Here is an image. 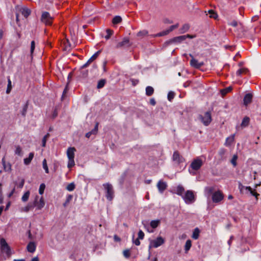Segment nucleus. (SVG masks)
<instances>
[{
    "mask_svg": "<svg viewBox=\"0 0 261 261\" xmlns=\"http://www.w3.org/2000/svg\"><path fill=\"white\" fill-rule=\"evenodd\" d=\"M214 191V188L213 187H207L204 189L205 194L207 197H210L212 195V201L214 203H219L224 198V195L222 192L218 190Z\"/></svg>",
    "mask_w": 261,
    "mask_h": 261,
    "instance_id": "nucleus-1",
    "label": "nucleus"
},
{
    "mask_svg": "<svg viewBox=\"0 0 261 261\" xmlns=\"http://www.w3.org/2000/svg\"><path fill=\"white\" fill-rule=\"evenodd\" d=\"M76 149L74 147H70L67 149V155L68 159L67 167L71 168L75 165L74 163V153Z\"/></svg>",
    "mask_w": 261,
    "mask_h": 261,
    "instance_id": "nucleus-2",
    "label": "nucleus"
},
{
    "mask_svg": "<svg viewBox=\"0 0 261 261\" xmlns=\"http://www.w3.org/2000/svg\"><path fill=\"white\" fill-rule=\"evenodd\" d=\"M239 189L241 193H245L246 194L249 193L251 195L255 197L256 200H258V196H259V194L256 193L255 190H253L250 187L244 186L242 184L240 183Z\"/></svg>",
    "mask_w": 261,
    "mask_h": 261,
    "instance_id": "nucleus-3",
    "label": "nucleus"
},
{
    "mask_svg": "<svg viewBox=\"0 0 261 261\" xmlns=\"http://www.w3.org/2000/svg\"><path fill=\"white\" fill-rule=\"evenodd\" d=\"M103 186L106 190V197L107 199L109 201H111L114 196V192L112 185L110 184L107 183L104 184Z\"/></svg>",
    "mask_w": 261,
    "mask_h": 261,
    "instance_id": "nucleus-4",
    "label": "nucleus"
},
{
    "mask_svg": "<svg viewBox=\"0 0 261 261\" xmlns=\"http://www.w3.org/2000/svg\"><path fill=\"white\" fill-rule=\"evenodd\" d=\"M182 198L185 203L188 204H191L195 201V195L191 190L187 191Z\"/></svg>",
    "mask_w": 261,
    "mask_h": 261,
    "instance_id": "nucleus-5",
    "label": "nucleus"
},
{
    "mask_svg": "<svg viewBox=\"0 0 261 261\" xmlns=\"http://www.w3.org/2000/svg\"><path fill=\"white\" fill-rule=\"evenodd\" d=\"M1 249L3 253H5L7 257L11 255V249L5 239L2 238L0 240Z\"/></svg>",
    "mask_w": 261,
    "mask_h": 261,
    "instance_id": "nucleus-6",
    "label": "nucleus"
},
{
    "mask_svg": "<svg viewBox=\"0 0 261 261\" xmlns=\"http://www.w3.org/2000/svg\"><path fill=\"white\" fill-rule=\"evenodd\" d=\"M198 119L205 126H208L212 121L211 113L210 112H206L203 115H199Z\"/></svg>",
    "mask_w": 261,
    "mask_h": 261,
    "instance_id": "nucleus-7",
    "label": "nucleus"
},
{
    "mask_svg": "<svg viewBox=\"0 0 261 261\" xmlns=\"http://www.w3.org/2000/svg\"><path fill=\"white\" fill-rule=\"evenodd\" d=\"M195 37V36H193L191 35H182V36H179L177 37H175L172 39H171L169 41V43H180L185 41L187 38H190L192 39Z\"/></svg>",
    "mask_w": 261,
    "mask_h": 261,
    "instance_id": "nucleus-8",
    "label": "nucleus"
},
{
    "mask_svg": "<svg viewBox=\"0 0 261 261\" xmlns=\"http://www.w3.org/2000/svg\"><path fill=\"white\" fill-rule=\"evenodd\" d=\"M54 18L47 12H44L41 15V21L46 25H51Z\"/></svg>",
    "mask_w": 261,
    "mask_h": 261,
    "instance_id": "nucleus-9",
    "label": "nucleus"
},
{
    "mask_svg": "<svg viewBox=\"0 0 261 261\" xmlns=\"http://www.w3.org/2000/svg\"><path fill=\"white\" fill-rule=\"evenodd\" d=\"M202 165V161L201 159L197 158L194 160L191 164L190 167L192 170L196 171L200 168Z\"/></svg>",
    "mask_w": 261,
    "mask_h": 261,
    "instance_id": "nucleus-10",
    "label": "nucleus"
},
{
    "mask_svg": "<svg viewBox=\"0 0 261 261\" xmlns=\"http://www.w3.org/2000/svg\"><path fill=\"white\" fill-rule=\"evenodd\" d=\"M164 243V240L161 237H159L155 240L150 242V247L157 248Z\"/></svg>",
    "mask_w": 261,
    "mask_h": 261,
    "instance_id": "nucleus-11",
    "label": "nucleus"
},
{
    "mask_svg": "<svg viewBox=\"0 0 261 261\" xmlns=\"http://www.w3.org/2000/svg\"><path fill=\"white\" fill-rule=\"evenodd\" d=\"M190 56L192 58L190 61V65L191 66L196 68H199L204 65L203 62H199L197 60L194 59L192 55L190 54Z\"/></svg>",
    "mask_w": 261,
    "mask_h": 261,
    "instance_id": "nucleus-12",
    "label": "nucleus"
},
{
    "mask_svg": "<svg viewBox=\"0 0 261 261\" xmlns=\"http://www.w3.org/2000/svg\"><path fill=\"white\" fill-rule=\"evenodd\" d=\"M38 196H37L35 197V199L34 200V203H35V206L36 207L37 210H41L42 208L44 205H45V202L43 198V197H41L39 201H38Z\"/></svg>",
    "mask_w": 261,
    "mask_h": 261,
    "instance_id": "nucleus-13",
    "label": "nucleus"
},
{
    "mask_svg": "<svg viewBox=\"0 0 261 261\" xmlns=\"http://www.w3.org/2000/svg\"><path fill=\"white\" fill-rule=\"evenodd\" d=\"M157 188L161 193H162L167 188V185L166 182L163 180H159L157 184Z\"/></svg>",
    "mask_w": 261,
    "mask_h": 261,
    "instance_id": "nucleus-14",
    "label": "nucleus"
},
{
    "mask_svg": "<svg viewBox=\"0 0 261 261\" xmlns=\"http://www.w3.org/2000/svg\"><path fill=\"white\" fill-rule=\"evenodd\" d=\"M100 51L99 50L95 53L88 60V61L82 66V68L87 67L94 60H95L98 56Z\"/></svg>",
    "mask_w": 261,
    "mask_h": 261,
    "instance_id": "nucleus-15",
    "label": "nucleus"
},
{
    "mask_svg": "<svg viewBox=\"0 0 261 261\" xmlns=\"http://www.w3.org/2000/svg\"><path fill=\"white\" fill-rule=\"evenodd\" d=\"M129 40L128 38H124L123 40L119 43L116 45V48H119L129 45Z\"/></svg>",
    "mask_w": 261,
    "mask_h": 261,
    "instance_id": "nucleus-16",
    "label": "nucleus"
},
{
    "mask_svg": "<svg viewBox=\"0 0 261 261\" xmlns=\"http://www.w3.org/2000/svg\"><path fill=\"white\" fill-rule=\"evenodd\" d=\"M252 95L251 93L246 94L244 97L243 101L244 104L247 106L252 102Z\"/></svg>",
    "mask_w": 261,
    "mask_h": 261,
    "instance_id": "nucleus-17",
    "label": "nucleus"
},
{
    "mask_svg": "<svg viewBox=\"0 0 261 261\" xmlns=\"http://www.w3.org/2000/svg\"><path fill=\"white\" fill-rule=\"evenodd\" d=\"M173 160L178 163H181L184 161L183 158L180 155L179 153L177 151L174 152L173 154Z\"/></svg>",
    "mask_w": 261,
    "mask_h": 261,
    "instance_id": "nucleus-18",
    "label": "nucleus"
},
{
    "mask_svg": "<svg viewBox=\"0 0 261 261\" xmlns=\"http://www.w3.org/2000/svg\"><path fill=\"white\" fill-rule=\"evenodd\" d=\"M2 164L4 167V170L6 172H11L12 170V166L10 163H6L5 159H2Z\"/></svg>",
    "mask_w": 261,
    "mask_h": 261,
    "instance_id": "nucleus-19",
    "label": "nucleus"
},
{
    "mask_svg": "<svg viewBox=\"0 0 261 261\" xmlns=\"http://www.w3.org/2000/svg\"><path fill=\"white\" fill-rule=\"evenodd\" d=\"M27 250L33 253L35 251L36 249V245L33 242H30L27 245Z\"/></svg>",
    "mask_w": 261,
    "mask_h": 261,
    "instance_id": "nucleus-20",
    "label": "nucleus"
},
{
    "mask_svg": "<svg viewBox=\"0 0 261 261\" xmlns=\"http://www.w3.org/2000/svg\"><path fill=\"white\" fill-rule=\"evenodd\" d=\"M35 206V203H29L26 206L22 207L21 208V211L27 213L29 211L33 209Z\"/></svg>",
    "mask_w": 261,
    "mask_h": 261,
    "instance_id": "nucleus-21",
    "label": "nucleus"
},
{
    "mask_svg": "<svg viewBox=\"0 0 261 261\" xmlns=\"http://www.w3.org/2000/svg\"><path fill=\"white\" fill-rule=\"evenodd\" d=\"M186 192H185L184 188L181 186L178 185L176 188V193L180 196L181 197L184 196Z\"/></svg>",
    "mask_w": 261,
    "mask_h": 261,
    "instance_id": "nucleus-22",
    "label": "nucleus"
},
{
    "mask_svg": "<svg viewBox=\"0 0 261 261\" xmlns=\"http://www.w3.org/2000/svg\"><path fill=\"white\" fill-rule=\"evenodd\" d=\"M234 135H232L226 139V141L225 142V145L226 146H230L231 143L234 141Z\"/></svg>",
    "mask_w": 261,
    "mask_h": 261,
    "instance_id": "nucleus-23",
    "label": "nucleus"
},
{
    "mask_svg": "<svg viewBox=\"0 0 261 261\" xmlns=\"http://www.w3.org/2000/svg\"><path fill=\"white\" fill-rule=\"evenodd\" d=\"M34 156V154L33 152L30 153L29 157L25 158L24 159V164L26 165H28L29 164H30L32 160H33Z\"/></svg>",
    "mask_w": 261,
    "mask_h": 261,
    "instance_id": "nucleus-24",
    "label": "nucleus"
},
{
    "mask_svg": "<svg viewBox=\"0 0 261 261\" xmlns=\"http://www.w3.org/2000/svg\"><path fill=\"white\" fill-rule=\"evenodd\" d=\"M250 121V119L248 117H245L241 123V126L243 127H245L249 125Z\"/></svg>",
    "mask_w": 261,
    "mask_h": 261,
    "instance_id": "nucleus-25",
    "label": "nucleus"
},
{
    "mask_svg": "<svg viewBox=\"0 0 261 261\" xmlns=\"http://www.w3.org/2000/svg\"><path fill=\"white\" fill-rule=\"evenodd\" d=\"M199 233H200L199 229L198 228H195L193 232V234H192V238L194 240L198 239L199 238Z\"/></svg>",
    "mask_w": 261,
    "mask_h": 261,
    "instance_id": "nucleus-26",
    "label": "nucleus"
},
{
    "mask_svg": "<svg viewBox=\"0 0 261 261\" xmlns=\"http://www.w3.org/2000/svg\"><path fill=\"white\" fill-rule=\"evenodd\" d=\"M154 92L153 88L151 86H147L146 88V94L147 96H151L153 94Z\"/></svg>",
    "mask_w": 261,
    "mask_h": 261,
    "instance_id": "nucleus-27",
    "label": "nucleus"
},
{
    "mask_svg": "<svg viewBox=\"0 0 261 261\" xmlns=\"http://www.w3.org/2000/svg\"><path fill=\"white\" fill-rule=\"evenodd\" d=\"M248 72V70L247 69L243 68H241V69H239L237 71L236 74L238 76H240L243 74H246Z\"/></svg>",
    "mask_w": 261,
    "mask_h": 261,
    "instance_id": "nucleus-28",
    "label": "nucleus"
},
{
    "mask_svg": "<svg viewBox=\"0 0 261 261\" xmlns=\"http://www.w3.org/2000/svg\"><path fill=\"white\" fill-rule=\"evenodd\" d=\"M30 195V191H28L24 193L22 196L21 200L23 202H26L28 200Z\"/></svg>",
    "mask_w": 261,
    "mask_h": 261,
    "instance_id": "nucleus-29",
    "label": "nucleus"
},
{
    "mask_svg": "<svg viewBox=\"0 0 261 261\" xmlns=\"http://www.w3.org/2000/svg\"><path fill=\"white\" fill-rule=\"evenodd\" d=\"M192 246V242L190 240H188L186 242L185 246V250L186 252H187L190 249Z\"/></svg>",
    "mask_w": 261,
    "mask_h": 261,
    "instance_id": "nucleus-30",
    "label": "nucleus"
},
{
    "mask_svg": "<svg viewBox=\"0 0 261 261\" xmlns=\"http://www.w3.org/2000/svg\"><path fill=\"white\" fill-rule=\"evenodd\" d=\"M85 68H82V66L81 67L80 69V76L83 77H85L88 76V71L87 70H84Z\"/></svg>",
    "mask_w": 261,
    "mask_h": 261,
    "instance_id": "nucleus-31",
    "label": "nucleus"
},
{
    "mask_svg": "<svg viewBox=\"0 0 261 261\" xmlns=\"http://www.w3.org/2000/svg\"><path fill=\"white\" fill-rule=\"evenodd\" d=\"M160 223V221L159 220H152L150 222V226L153 228H156Z\"/></svg>",
    "mask_w": 261,
    "mask_h": 261,
    "instance_id": "nucleus-32",
    "label": "nucleus"
},
{
    "mask_svg": "<svg viewBox=\"0 0 261 261\" xmlns=\"http://www.w3.org/2000/svg\"><path fill=\"white\" fill-rule=\"evenodd\" d=\"M121 20L122 18L120 16H116L113 18L112 20V22L114 24H116L120 23L121 21Z\"/></svg>",
    "mask_w": 261,
    "mask_h": 261,
    "instance_id": "nucleus-33",
    "label": "nucleus"
},
{
    "mask_svg": "<svg viewBox=\"0 0 261 261\" xmlns=\"http://www.w3.org/2000/svg\"><path fill=\"white\" fill-rule=\"evenodd\" d=\"M31 13V11L28 8H23L22 9V14L27 18Z\"/></svg>",
    "mask_w": 261,
    "mask_h": 261,
    "instance_id": "nucleus-34",
    "label": "nucleus"
},
{
    "mask_svg": "<svg viewBox=\"0 0 261 261\" xmlns=\"http://www.w3.org/2000/svg\"><path fill=\"white\" fill-rule=\"evenodd\" d=\"M190 28V26L188 24H185L180 29V32L181 33H184L187 32Z\"/></svg>",
    "mask_w": 261,
    "mask_h": 261,
    "instance_id": "nucleus-35",
    "label": "nucleus"
},
{
    "mask_svg": "<svg viewBox=\"0 0 261 261\" xmlns=\"http://www.w3.org/2000/svg\"><path fill=\"white\" fill-rule=\"evenodd\" d=\"M106 80H100V81H98V84H97V88L98 89H100V88H102V87H104L105 84H106Z\"/></svg>",
    "mask_w": 261,
    "mask_h": 261,
    "instance_id": "nucleus-36",
    "label": "nucleus"
},
{
    "mask_svg": "<svg viewBox=\"0 0 261 261\" xmlns=\"http://www.w3.org/2000/svg\"><path fill=\"white\" fill-rule=\"evenodd\" d=\"M49 136H50L49 134L47 133L46 135L44 136V137L42 139V146L43 147H45V146L46 141H47V139H48V138L49 137Z\"/></svg>",
    "mask_w": 261,
    "mask_h": 261,
    "instance_id": "nucleus-37",
    "label": "nucleus"
},
{
    "mask_svg": "<svg viewBox=\"0 0 261 261\" xmlns=\"http://www.w3.org/2000/svg\"><path fill=\"white\" fill-rule=\"evenodd\" d=\"M11 89H12L11 81L10 78L9 77L8 79V85H7V88L6 90V93L7 94H9L10 92Z\"/></svg>",
    "mask_w": 261,
    "mask_h": 261,
    "instance_id": "nucleus-38",
    "label": "nucleus"
},
{
    "mask_svg": "<svg viewBox=\"0 0 261 261\" xmlns=\"http://www.w3.org/2000/svg\"><path fill=\"white\" fill-rule=\"evenodd\" d=\"M75 189V185L72 182L68 184L66 187V189L69 191H72Z\"/></svg>",
    "mask_w": 261,
    "mask_h": 261,
    "instance_id": "nucleus-39",
    "label": "nucleus"
},
{
    "mask_svg": "<svg viewBox=\"0 0 261 261\" xmlns=\"http://www.w3.org/2000/svg\"><path fill=\"white\" fill-rule=\"evenodd\" d=\"M208 13L210 14V17L214 19H217L218 15L213 10H210L208 11Z\"/></svg>",
    "mask_w": 261,
    "mask_h": 261,
    "instance_id": "nucleus-40",
    "label": "nucleus"
},
{
    "mask_svg": "<svg viewBox=\"0 0 261 261\" xmlns=\"http://www.w3.org/2000/svg\"><path fill=\"white\" fill-rule=\"evenodd\" d=\"M43 168L45 170V171L46 173L49 172L48 166L47 165V162L46 159H44L42 162Z\"/></svg>",
    "mask_w": 261,
    "mask_h": 261,
    "instance_id": "nucleus-41",
    "label": "nucleus"
},
{
    "mask_svg": "<svg viewBox=\"0 0 261 261\" xmlns=\"http://www.w3.org/2000/svg\"><path fill=\"white\" fill-rule=\"evenodd\" d=\"M45 188V185L44 184H41L40 185L39 189V193L40 194L42 195L44 193V191Z\"/></svg>",
    "mask_w": 261,
    "mask_h": 261,
    "instance_id": "nucleus-42",
    "label": "nucleus"
},
{
    "mask_svg": "<svg viewBox=\"0 0 261 261\" xmlns=\"http://www.w3.org/2000/svg\"><path fill=\"white\" fill-rule=\"evenodd\" d=\"M98 124H99V123L96 122L94 128L91 131H90L92 135H96L97 133Z\"/></svg>",
    "mask_w": 261,
    "mask_h": 261,
    "instance_id": "nucleus-43",
    "label": "nucleus"
},
{
    "mask_svg": "<svg viewBox=\"0 0 261 261\" xmlns=\"http://www.w3.org/2000/svg\"><path fill=\"white\" fill-rule=\"evenodd\" d=\"M98 124H99V123L96 122L94 128L91 131H90L92 135H96L97 133Z\"/></svg>",
    "mask_w": 261,
    "mask_h": 261,
    "instance_id": "nucleus-44",
    "label": "nucleus"
},
{
    "mask_svg": "<svg viewBox=\"0 0 261 261\" xmlns=\"http://www.w3.org/2000/svg\"><path fill=\"white\" fill-rule=\"evenodd\" d=\"M106 32L107 33V35L105 36V38L107 40H108L111 37V35L113 33V31L110 29H107L106 30Z\"/></svg>",
    "mask_w": 261,
    "mask_h": 261,
    "instance_id": "nucleus-45",
    "label": "nucleus"
},
{
    "mask_svg": "<svg viewBox=\"0 0 261 261\" xmlns=\"http://www.w3.org/2000/svg\"><path fill=\"white\" fill-rule=\"evenodd\" d=\"M238 159V156L237 154H234L233 155V157L231 160V163L233 165L234 167L236 166L237 165V160Z\"/></svg>",
    "mask_w": 261,
    "mask_h": 261,
    "instance_id": "nucleus-46",
    "label": "nucleus"
},
{
    "mask_svg": "<svg viewBox=\"0 0 261 261\" xmlns=\"http://www.w3.org/2000/svg\"><path fill=\"white\" fill-rule=\"evenodd\" d=\"M169 31L167 30L166 31H163L162 32H160L159 33H158L156 34H155L154 36V37H160V36H165V35H167L168 34H169Z\"/></svg>",
    "mask_w": 261,
    "mask_h": 261,
    "instance_id": "nucleus-47",
    "label": "nucleus"
},
{
    "mask_svg": "<svg viewBox=\"0 0 261 261\" xmlns=\"http://www.w3.org/2000/svg\"><path fill=\"white\" fill-rule=\"evenodd\" d=\"M123 254L125 258H129L130 255V250L129 249L124 250L123 252Z\"/></svg>",
    "mask_w": 261,
    "mask_h": 261,
    "instance_id": "nucleus-48",
    "label": "nucleus"
},
{
    "mask_svg": "<svg viewBox=\"0 0 261 261\" xmlns=\"http://www.w3.org/2000/svg\"><path fill=\"white\" fill-rule=\"evenodd\" d=\"M147 34H148V32L146 30H143V31L139 32L137 34V36L138 37H143V36L147 35Z\"/></svg>",
    "mask_w": 261,
    "mask_h": 261,
    "instance_id": "nucleus-49",
    "label": "nucleus"
},
{
    "mask_svg": "<svg viewBox=\"0 0 261 261\" xmlns=\"http://www.w3.org/2000/svg\"><path fill=\"white\" fill-rule=\"evenodd\" d=\"M72 198V196L71 195H68L67 197L66 200L65 202L63 204V206L66 207L68 203L71 200Z\"/></svg>",
    "mask_w": 261,
    "mask_h": 261,
    "instance_id": "nucleus-50",
    "label": "nucleus"
},
{
    "mask_svg": "<svg viewBox=\"0 0 261 261\" xmlns=\"http://www.w3.org/2000/svg\"><path fill=\"white\" fill-rule=\"evenodd\" d=\"M174 97V93L173 92H169L168 94V99L169 101H171Z\"/></svg>",
    "mask_w": 261,
    "mask_h": 261,
    "instance_id": "nucleus-51",
    "label": "nucleus"
},
{
    "mask_svg": "<svg viewBox=\"0 0 261 261\" xmlns=\"http://www.w3.org/2000/svg\"><path fill=\"white\" fill-rule=\"evenodd\" d=\"M231 90V88L229 87L225 89H223L221 91V93L222 95H225L226 93H228L229 91Z\"/></svg>",
    "mask_w": 261,
    "mask_h": 261,
    "instance_id": "nucleus-52",
    "label": "nucleus"
},
{
    "mask_svg": "<svg viewBox=\"0 0 261 261\" xmlns=\"http://www.w3.org/2000/svg\"><path fill=\"white\" fill-rule=\"evenodd\" d=\"M15 153L16 154H18V155H21V147L19 146H17L16 147V149H15Z\"/></svg>",
    "mask_w": 261,
    "mask_h": 261,
    "instance_id": "nucleus-53",
    "label": "nucleus"
},
{
    "mask_svg": "<svg viewBox=\"0 0 261 261\" xmlns=\"http://www.w3.org/2000/svg\"><path fill=\"white\" fill-rule=\"evenodd\" d=\"M27 109H28V105L26 104L24 105V106L22 109V111L21 112V114L22 116H25L27 111Z\"/></svg>",
    "mask_w": 261,
    "mask_h": 261,
    "instance_id": "nucleus-54",
    "label": "nucleus"
},
{
    "mask_svg": "<svg viewBox=\"0 0 261 261\" xmlns=\"http://www.w3.org/2000/svg\"><path fill=\"white\" fill-rule=\"evenodd\" d=\"M35 47V42L32 41L31 43V53L32 54L34 52Z\"/></svg>",
    "mask_w": 261,
    "mask_h": 261,
    "instance_id": "nucleus-55",
    "label": "nucleus"
},
{
    "mask_svg": "<svg viewBox=\"0 0 261 261\" xmlns=\"http://www.w3.org/2000/svg\"><path fill=\"white\" fill-rule=\"evenodd\" d=\"M144 232L141 230H140L138 232V238L139 239L142 240L144 238Z\"/></svg>",
    "mask_w": 261,
    "mask_h": 261,
    "instance_id": "nucleus-56",
    "label": "nucleus"
},
{
    "mask_svg": "<svg viewBox=\"0 0 261 261\" xmlns=\"http://www.w3.org/2000/svg\"><path fill=\"white\" fill-rule=\"evenodd\" d=\"M177 27H178L177 24L172 25L170 27V28L168 29V31L170 33V32H172L173 30L176 29Z\"/></svg>",
    "mask_w": 261,
    "mask_h": 261,
    "instance_id": "nucleus-57",
    "label": "nucleus"
},
{
    "mask_svg": "<svg viewBox=\"0 0 261 261\" xmlns=\"http://www.w3.org/2000/svg\"><path fill=\"white\" fill-rule=\"evenodd\" d=\"M24 184V179H21L20 182L18 184V187L19 188H22L23 187Z\"/></svg>",
    "mask_w": 261,
    "mask_h": 261,
    "instance_id": "nucleus-58",
    "label": "nucleus"
},
{
    "mask_svg": "<svg viewBox=\"0 0 261 261\" xmlns=\"http://www.w3.org/2000/svg\"><path fill=\"white\" fill-rule=\"evenodd\" d=\"M229 24L232 27H236L238 25V22L237 21L233 20Z\"/></svg>",
    "mask_w": 261,
    "mask_h": 261,
    "instance_id": "nucleus-59",
    "label": "nucleus"
},
{
    "mask_svg": "<svg viewBox=\"0 0 261 261\" xmlns=\"http://www.w3.org/2000/svg\"><path fill=\"white\" fill-rule=\"evenodd\" d=\"M139 238H137V239H136L134 241V243L137 245V246H139L140 245V242L139 241Z\"/></svg>",
    "mask_w": 261,
    "mask_h": 261,
    "instance_id": "nucleus-60",
    "label": "nucleus"
},
{
    "mask_svg": "<svg viewBox=\"0 0 261 261\" xmlns=\"http://www.w3.org/2000/svg\"><path fill=\"white\" fill-rule=\"evenodd\" d=\"M150 103L152 106H154L156 103V102H155L154 99H153V98L151 99L150 100Z\"/></svg>",
    "mask_w": 261,
    "mask_h": 261,
    "instance_id": "nucleus-61",
    "label": "nucleus"
},
{
    "mask_svg": "<svg viewBox=\"0 0 261 261\" xmlns=\"http://www.w3.org/2000/svg\"><path fill=\"white\" fill-rule=\"evenodd\" d=\"M14 192H15V188H13V189L12 190V191L9 194L8 197H11L14 194Z\"/></svg>",
    "mask_w": 261,
    "mask_h": 261,
    "instance_id": "nucleus-62",
    "label": "nucleus"
},
{
    "mask_svg": "<svg viewBox=\"0 0 261 261\" xmlns=\"http://www.w3.org/2000/svg\"><path fill=\"white\" fill-rule=\"evenodd\" d=\"M91 135H92L91 133L90 132H88V133H86V137L87 138H90V136H91Z\"/></svg>",
    "mask_w": 261,
    "mask_h": 261,
    "instance_id": "nucleus-63",
    "label": "nucleus"
},
{
    "mask_svg": "<svg viewBox=\"0 0 261 261\" xmlns=\"http://www.w3.org/2000/svg\"><path fill=\"white\" fill-rule=\"evenodd\" d=\"M31 261H39V258L38 257H35L32 259Z\"/></svg>",
    "mask_w": 261,
    "mask_h": 261,
    "instance_id": "nucleus-64",
    "label": "nucleus"
}]
</instances>
